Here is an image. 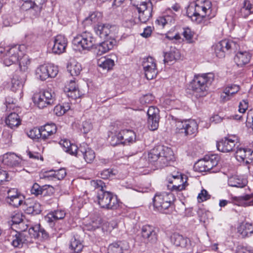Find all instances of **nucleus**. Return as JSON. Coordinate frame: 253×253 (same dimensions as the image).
Wrapping results in <instances>:
<instances>
[{
  "label": "nucleus",
  "instance_id": "423d86ee",
  "mask_svg": "<svg viewBox=\"0 0 253 253\" xmlns=\"http://www.w3.org/2000/svg\"><path fill=\"white\" fill-rule=\"evenodd\" d=\"M99 206L107 210H115L119 207V202L116 196L106 191H100L97 194Z\"/></svg>",
  "mask_w": 253,
  "mask_h": 253
},
{
  "label": "nucleus",
  "instance_id": "603ef678",
  "mask_svg": "<svg viewBox=\"0 0 253 253\" xmlns=\"http://www.w3.org/2000/svg\"><path fill=\"white\" fill-rule=\"evenodd\" d=\"M48 78H54L57 75L58 70L56 66L52 64H46Z\"/></svg>",
  "mask_w": 253,
  "mask_h": 253
},
{
  "label": "nucleus",
  "instance_id": "680f3d73",
  "mask_svg": "<svg viewBox=\"0 0 253 253\" xmlns=\"http://www.w3.org/2000/svg\"><path fill=\"white\" fill-rule=\"evenodd\" d=\"M31 192L32 194L38 196L42 194V188L38 183H35L31 188Z\"/></svg>",
  "mask_w": 253,
  "mask_h": 253
},
{
  "label": "nucleus",
  "instance_id": "ddd939ff",
  "mask_svg": "<svg viewBox=\"0 0 253 253\" xmlns=\"http://www.w3.org/2000/svg\"><path fill=\"white\" fill-rule=\"evenodd\" d=\"M142 66L146 78L148 80L155 78L158 74V69L156 60L152 57L148 56L144 58L142 62Z\"/></svg>",
  "mask_w": 253,
  "mask_h": 253
},
{
  "label": "nucleus",
  "instance_id": "49530a36",
  "mask_svg": "<svg viewBox=\"0 0 253 253\" xmlns=\"http://www.w3.org/2000/svg\"><path fill=\"white\" fill-rule=\"evenodd\" d=\"M46 64L41 65L36 70L38 77L42 81H45L48 78V72Z\"/></svg>",
  "mask_w": 253,
  "mask_h": 253
},
{
  "label": "nucleus",
  "instance_id": "ea45409f",
  "mask_svg": "<svg viewBox=\"0 0 253 253\" xmlns=\"http://www.w3.org/2000/svg\"><path fill=\"white\" fill-rule=\"evenodd\" d=\"M238 232L243 237L251 236L253 233V226L251 223L243 222L238 227Z\"/></svg>",
  "mask_w": 253,
  "mask_h": 253
},
{
  "label": "nucleus",
  "instance_id": "6e6d98bb",
  "mask_svg": "<svg viewBox=\"0 0 253 253\" xmlns=\"http://www.w3.org/2000/svg\"><path fill=\"white\" fill-rule=\"evenodd\" d=\"M5 104L6 106V111L14 110L15 107H16L14 100L10 96H8L6 98Z\"/></svg>",
  "mask_w": 253,
  "mask_h": 253
},
{
  "label": "nucleus",
  "instance_id": "4be33fe9",
  "mask_svg": "<svg viewBox=\"0 0 253 253\" xmlns=\"http://www.w3.org/2000/svg\"><path fill=\"white\" fill-rule=\"evenodd\" d=\"M27 232L33 239H38L42 241L48 238V234L40 224L35 225L30 228Z\"/></svg>",
  "mask_w": 253,
  "mask_h": 253
},
{
  "label": "nucleus",
  "instance_id": "58836bf2",
  "mask_svg": "<svg viewBox=\"0 0 253 253\" xmlns=\"http://www.w3.org/2000/svg\"><path fill=\"white\" fill-rule=\"evenodd\" d=\"M59 143L66 152L72 155L77 154L78 147L76 145L71 143L70 141L67 139L61 140Z\"/></svg>",
  "mask_w": 253,
  "mask_h": 253
},
{
  "label": "nucleus",
  "instance_id": "5fc2aeb1",
  "mask_svg": "<svg viewBox=\"0 0 253 253\" xmlns=\"http://www.w3.org/2000/svg\"><path fill=\"white\" fill-rule=\"evenodd\" d=\"M131 4L137 9L139 7L148 5V3H152L149 0H130Z\"/></svg>",
  "mask_w": 253,
  "mask_h": 253
},
{
  "label": "nucleus",
  "instance_id": "393cba45",
  "mask_svg": "<svg viewBox=\"0 0 253 253\" xmlns=\"http://www.w3.org/2000/svg\"><path fill=\"white\" fill-rule=\"evenodd\" d=\"M104 42L100 43L96 47L97 55H101L112 49L116 45L117 42L113 38H108Z\"/></svg>",
  "mask_w": 253,
  "mask_h": 253
},
{
  "label": "nucleus",
  "instance_id": "4d7b16f0",
  "mask_svg": "<svg viewBox=\"0 0 253 253\" xmlns=\"http://www.w3.org/2000/svg\"><path fill=\"white\" fill-rule=\"evenodd\" d=\"M91 185L95 189H98L100 191H105L104 188L105 187L104 182L101 180H93L90 181Z\"/></svg>",
  "mask_w": 253,
  "mask_h": 253
},
{
  "label": "nucleus",
  "instance_id": "b1692460",
  "mask_svg": "<svg viewBox=\"0 0 253 253\" xmlns=\"http://www.w3.org/2000/svg\"><path fill=\"white\" fill-rule=\"evenodd\" d=\"M23 208L28 214H37L41 211L40 203L33 199L25 201L23 205Z\"/></svg>",
  "mask_w": 253,
  "mask_h": 253
},
{
  "label": "nucleus",
  "instance_id": "a878e982",
  "mask_svg": "<svg viewBox=\"0 0 253 253\" xmlns=\"http://www.w3.org/2000/svg\"><path fill=\"white\" fill-rule=\"evenodd\" d=\"M152 4L148 3L146 6H143L137 9L138 13V19L142 23H146L152 16Z\"/></svg>",
  "mask_w": 253,
  "mask_h": 253
},
{
  "label": "nucleus",
  "instance_id": "9d476101",
  "mask_svg": "<svg viewBox=\"0 0 253 253\" xmlns=\"http://www.w3.org/2000/svg\"><path fill=\"white\" fill-rule=\"evenodd\" d=\"M171 242L176 247L180 248L184 253H190L193 251L194 245L190 239L178 233L172 235Z\"/></svg>",
  "mask_w": 253,
  "mask_h": 253
},
{
  "label": "nucleus",
  "instance_id": "09e8293b",
  "mask_svg": "<svg viewBox=\"0 0 253 253\" xmlns=\"http://www.w3.org/2000/svg\"><path fill=\"white\" fill-rule=\"evenodd\" d=\"M240 87L239 85L232 84L227 86L224 89L223 92L225 95H234L240 91Z\"/></svg>",
  "mask_w": 253,
  "mask_h": 253
},
{
  "label": "nucleus",
  "instance_id": "72a5a7b5",
  "mask_svg": "<svg viewBox=\"0 0 253 253\" xmlns=\"http://www.w3.org/2000/svg\"><path fill=\"white\" fill-rule=\"evenodd\" d=\"M175 17L176 15L174 13H169V14L158 17L156 20L155 23L159 26L164 28L166 25L173 23Z\"/></svg>",
  "mask_w": 253,
  "mask_h": 253
},
{
  "label": "nucleus",
  "instance_id": "774afa93",
  "mask_svg": "<svg viewBox=\"0 0 253 253\" xmlns=\"http://www.w3.org/2000/svg\"><path fill=\"white\" fill-rule=\"evenodd\" d=\"M98 174L99 177H100V178L104 179H106L109 178L110 177V176L113 174L112 170L109 169H106L101 171Z\"/></svg>",
  "mask_w": 253,
  "mask_h": 253
},
{
  "label": "nucleus",
  "instance_id": "7ed1b4c3",
  "mask_svg": "<svg viewBox=\"0 0 253 253\" xmlns=\"http://www.w3.org/2000/svg\"><path fill=\"white\" fill-rule=\"evenodd\" d=\"M214 76L212 74H204L196 75L190 83L189 87L196 93L207 92L210 88Z\"/></svg>",
  "mask_w": 253,
  "mask_h": 253
},
{
  "label": "nucleus",
  "instance_id": "f8f14e48",
  "mask_svg": "<svg viewBox=\"0 0 253 253\" xmlns=\"http://www.w3.org/2000/svg\"><path fill=\"white\" fill-rule=\"evenodd\" d=\"M14 234L10 236L11 245L14 248H21L23 244L33 243L32 237L29 236V233L27 231L22 232H14Z\"/></svg>",
  "mask_w": 253,
  "mask_h": 253
},
{
  "label": "nucleus",
  "instance_id": "c9c22d12",
  "mask_svg": "<svg viewBox=\"0 0 253 253\" xmlns=\"http://www.w3.org/2000/svg\"><path fill=\"white\" fill-rule=\"evenodd\" d=\"M241 15L244 18L247 17L253 13V0H244L240 9Z\"/></svg>",
  "mask_w": 253,
  "mask_h": 253
},
{
  "label": "nucleus",
  "instance_id": "3c124183",
  "mask_svg": "<svg viewBox=\"0 0 253 253\" xmlns=\"http://www.w3.org/2000/svg\"><path fill=\"white\" fill-rule=\"evenodd\" d=\"M24 199V196L21 194L11 201H7V203L13 207L17 208L21 205L23 206Z\"/></svg>",
  "mask_w": 253,
  "mask_h": 253
},
{
  "label": "nucleus",
  "instance_id": "412c9836",
  "mask_svg": "<svg viewBox=\"0 0 253 253\" xmlns=\"http://www.w3.org/2000/svg\"><path fill=\"white\" fill-rule=\"evenodd\" d=\"M67 45V40L64 36L59 35L54 38L52 52L54 54H60L65 52Z\"/></svg>",
  "mask_w": 253,
  "mask_h": 253
},
{
  "label": "nucleus",
  "instance_id": "4c0bfd02",
  "mask_svg": "<svg viewBox=\"0 0 253 253\" xmlns=\"http://www.w3.org/2000/svg\"><path fill=\"white\" fill-rule=\"evenodd\" d=\"M228 183L231 187L243 188L247 185L248 181L246 179L240 178L238 176L235 175L228 178Z\"/></svg>",
  "mask_w": 253,
  "mask_h": 253
},
{
  "label": "nucleus",
  "instance_id": "39448f33",
  "mask_svg": "<svg viewBox=\"0 0 253 253\" xmlns=\"http://www.w3.org/2000/svg\"><path fill=\"white\" fill-rule=\"evenodd\" d=\"M198 125L194 120L189 119L176 122L175 132L185 136L193 137L198 132Z\"/></svg>",
  "mask_w": 253,
  "mask_h": 253
},
{
  "label": "nucleus",
  "instance_id": "de8ad7c7",
  "mask_svg": "<svg viewBox=\"0 0 253 253\" xmlns=\"http://www.w3.org/2000/svg\"><path fill=\"white\" fill-rule=\"evenodd\" d=\"M99 13L93 12L84 19V23L85 25H90L97 22L99 20Z\"/></svg>",
  "mask_w": 253,
  "mask_h": 253
},
{
  "label": "nucleus",
  "instance_id": "4468645a",
  "mask_svg": "<svg viewBox=\"0 0 253 253\" xmlns=\"http://www.w3.org/2000/svg\"><path fill=\"white\" fill-rule=\"evenodd\" d=\"M142 241L145 244H155L158 240V233L157 229L154 226L145 225L141 229Z\"/></svg>",
  "mask_w": 253,
  "mask_h": 253
},
{
  "label": "nucleus",
  "instance_id": "a211bd4d",
  "mask_svg": "<svg viewBox=\"0 0 253 253\" xmlns=\"http://www.w3.org/2000/svg\"><path fill=\"white\" fill-rule=\"evenodd\" d=\"M82 156L84 159L87 163H91L95 158V153L94 151L90 148L86 143H83L78 147L77 154L76 156Z\"/></svg>",
  "mask_w": 253,
  "mask_h": 253
},
{
  "label": "nucleus",
  "instance_id": "052dcab7",
  "mask_svg": "<svg viewBox=\"0 0 253 253\" xmlns=\"http://www.w3.org/2000/svg\"><path fill=\"white\" fill-rule=\"evenodd\" d=\"M9 180V176L7 172L0 169V184H3L5 182Z\"/></svg>",
  "mask_w": 253,
  "mask_h": 253
},
{
  "label": "nucleus",
  "instance_id": "338daca9",
  "mask_svg": "<svg viewBox=\"0 0 253 253\" xmlns=\"http://www.w3.org/2000/svg\"><path fill=\"white\" fill-rule=\"evenodd\" d=\"M92 125L90 123L87 121H84L82 124L81 129L83 133H87L92 129Z\"/></svg>",
  "mask_w": 253,
  "mask_h": 253
},
{
  "label": "nucleus",
  "instance_id": "6ab92c4d",
  "mask_svg": "<svg viewBox=\"0 0 253 253\" xmlns=\"http://www.w3.org/2000/svg\"><path fill=\"white\" fill-rule=\"evenodd\" d=\"M237 161L248 165L253 162V151L249 149L237 147L235 153Z\"/></svg>",
  "mask_w": 253,
  "mask_h": 253
},
{
  "label": "nucleus",
  "instance_id": "473e14b6",
  "mask_svg": "<svg viewBox=\"0 0 253 253\" xmlns=\"http://www.w3.org/2000/svg\"><path fill=\"white\" fill-rule=\"evenodd\" d=\"M128 248L126 243L118 242L109 245L108 248V253H123L124 250Z\"/></svg>",
  "mask_w": 253,
  "mask_h": 253
},
{
  "label": "nucleus",
  "instance_id": "8fccbe9b",
  "mask_svg": "<svg viewBox=\"0 0 253 253\" xmlns=\"http://www.w3.org/2000/svg\"><path fill=\"white\" fill-rule=\"evenodd\" d=\"M19 66L21 71H25L27 69L28 65L30 61L26 55L23 56L20 59L19 58Z\"/></svg>",
  "mask_w": 253,
  "mask_h": 253
},
{
  "label": "nucleus",
  "instance_id": "c03bdc74",
  "mask_svg": "<svg viewBox=\"0 0 253 253\" xmlns=\"http://www.w3.org/2000/svg\"><path fill=\"white\" fill-rule=\"evenodd\" d=\"M64 91L65 93H71L76 95L80 94V91L76 86L75 80H71L70 82L65 85L64 88Z\"/></svg>",
  "mask_w": 253,
  "mask_h": 253
},
{
  "label": "nucleus",
  "instance_id": "6e6552de",
  "mask_svg": "<svg viewBox=\"0 0 253 253\" xmlns=\"http://www.w3.org/2000/svg\"><path fill=\"white\" fill-rule=\"evenodd\" d=\"M95 39L90 32H85L75 37L72 42L79 50H89L95 43Z\"/></svg>",
  "mask_w": 253,
  "mask_h": 253
},
{
  "label": "nucleus",
  "instance_id": "79ce46f5",
  "mask_svg": "<svg viewBox=\"0 0 253 253\" xmlns=\"http://www.w3.org/2000/svg\"><path fill=\"white\" fill-rule=\"evenodd\" d=\"M164 57L163 61L164 63L166 64L179 59L180 55L178 49L173 48L171 49L169 52H164Z\"/></svg>",
  "mask_w": 253,
  "mask_h": 253
},
{
  "label": "nucleus",
  "instance_id": "c756f323",
  "mask_svg": "<svg viewBox=\"0 0 253 253\" xmlns=\"http://www.w3.org/2000/svg\"><path fill=\"white\" fill-rule=\"evenodd\" d=\"M110 28L111 26L108 24L100 23L94 27V31L101 38L106 39L111 38L109 36Z\"/></svg>",
  "mask_w": 253,
  "mask_h": 253
},
{
  "label": "nucleus",
  "instance_id": "864d4df0",
  "mask_svg": "<svg viewBox=\"0 0 253 253\" xmlns=\"http://www.w3.org/2000/svg\"><path fill=\"white\" fill-rule=\"evenodd\" d=\"M69 109L70 107L68 105L64 106L59 105L55 107L54 111L57 116H60L64 115Z\"/></svg>",
  "mask_w": 253,
  "mask_h": 253
},
{
  "label": "nucleus",
  "instance_id": "7c9ffc66",
  "mask_svg": "<svg viewBox=\"0 0 253 253\" xmlns=\"http://www.w3.org/2000/svg\"><path fill=\"white\" fill-rule=\"evenodd\" d=\"M251 57V54L248 52L239 51L234 57V61L238 66H243L249 62Z\"/></svg>",
  "mask_w": 253,
  "mask_h": 253
},
{
  "label": "nucleus",
  "instance_id": "c85d7f7f",
  "mask_svg": "<svg viewBox=\"0 0 253 253\" xmlns=\"http://www.w3.org/2000/svg\"><path fill=\"white\" fill-rule=\"evenodd\" d=\"M119 137L122 139V144L128 145L135 142L136 135L134 131L126 129L121 130L119 132Z\"/></svg>",
  "mask_w": 253,
  "mask_h": 253
},
{
  "label": "nucleus",
  "instance_id": "69168bd1",
  "mask_svg": "<svg viewBox=\"0 0 253 253\" xmlns=\"http://www.w3.org/2000/svg\"><path fill=\"white\" fill-rule=\"evenodd\" d=\"M54 93V90L52 85L48 86L45 88H42L39 92V94L40 95H46V94L52 95V94Z\"/></svg>",
  "mask_w": 253,
  "mask_h": 253
},
{
  "label": "nucleus",
  "instance_id": "dca6fc26",
  "mask_svg": "<svg viewBox=\"0 0 253 253\" xmlns=\"http://www.w3.org/2000/svg\"><path fill=\"white\" fill-rule=\"evenodd\" d=\"M159 112L157 108L153 106L150 107L147 111L148 127L151 130H155L159 127Z\"/></svg>",
  "mask_w": 253,
  "mask_h": 253
},
{
  "label": "nucleus",
  "instance_id": "bf43d9fd",
  "mask_svg": "<svg viewBox=\"0 0 253 253\" xmlns=\"http://www.w3.org/2000/svg\"><path fill=\"white\" fill-rule=\"evenodd\" d=\"M210 198V195L208 194L207 190L203 189L201 192L198 194L197 199L199 202H202L207 200Z\"/></svg>",
  "mask_w": 253,
  "mask_h": 253
},
{
  "label": "nucleus",
  "instance_id": "2eb2a0df",
  "mask_svg": "<svg viewBox=\"0 0 253 253\" xmlns=\"http://www.w3.org/2000/svg\"><path fill=\"white\" fill-rule=\"evenodd\" d=\"M0 161L5 166L10 168H22L24 162L14 153H6L0 156Z\"/></svg>",
  "mask_w": 253,
  "mask_h": 253
},
{
  "label": "nucleus",
  "instance_id": "a18cd8bd",
  "mask_svg": "<svg viewBox=\"0 0 253 253\" xmlns=\"http://www.w3.org/2000/svg\"><path fill=\"white\" fill-rule=\"evenodd\" d=\"M70 247L75 253H78L82 251L83 245L80 240L74 237L71 240Z\"/></svg>",
  "mask_w": 253,
  "mask_h": 253
},
{
  "label": "nucleus",
  "instance_id": "2f4dec72",
  "mask_svg": "<svg viewBox=\"0 0 253 253\" xmlns=\"http://www.w3.org/2000/svg\"><path fill=\"white\" fill-rule=\"evenodd\" d=\"M66 175V171L65 169H60L57 170H50L46 172L45 177L48 180H61Z\"/></svg>",
  "mask_w": 253,
  "mask_h": 253
},
{
  "label": "nucleus",
  "instance_id": "13d9d810",
  "mask_svg": "<svg viewBox=\"0 0 253 253\" xmlns=\"http://www.w3.org/2000/svg\"><path fill=\"white\" fill-rule=\"evenodd\" d=\"M20 194H21V193L18 192L17 189L10 188L7 191V201H11L12 199H14Z\"/></svg>",
  "mask_w": 253,
  "mask_h": 253
},
{
  "label": "nucleus",
  "instance_id": "f257e3e1",
  "mask_svg": "<svg viewBox=\"0 0 253 253\" xmlns=\"http://www.w3.org/2000/svg\"><path fill=\"white\" fill-rule=\"evenodd\" d=\"M174 154L171 148L158 145L151 149L148 153L149 162L155 166L157 169H161L169 166L174 161Z\"/></svg>",
  "mask_w": 253,
  "mask_h": 253
},
{
  "label": "nucleus",
  "instance_id": "bb28decb",
  "mask_svg": "<svg viewBox=\"0 0 253 253\" xmlns=\"http://www.w3.org/2000/svg\"><path fill=\"white\" fill-rule=\"evenodd\" d=\"M56 126L55 124H46L39 128V134L40 137L44 140L48 138L56 131Z\"/></svg>",
  "mask_w": 253,
  "mask_h": 253
},
{
  "label": "nucleus",
  "instance_id": "cd10ccee",
  "mask_svg": "<svg viewBox=\"0 0 253 253\" xmlns=\"http://www.w3.org/2000/svg\"><path fill=\"white\" fill-rule=\"evenodd\" d=\"M34 104L39 108L42 109L47 105H51L54 103V99L52 96L47 97L46 96H34L32 98Z\"/></svg>",
  "mask_w": 253,
  "mask_h": 253
},
{
  "label": "nucleus",
  "instance_id": "f03ea898",
  "mask_svg": "<svg viewBox=\"0 0 253 253\" xmlns=\"http://www.w3.org/2000/svg\"><path fill=\"white\" fill-rule=\"evenodd\" d=\"M211 2L204 0H197L191 2L188 6L186 14L192 21L200 23L204 18H211L214 16L210 15Z\"/></svg>",
  "mask_w": 253,
  "mask_h": 253
},
{
  "label": "nucleus",
  "instance_id": "a19ab883",
  "mask_svg": "<svg viewBox=\"0 0 253 253\" xmlns=\"http://www.w3.org/2000/svg\"><path fill=\"white\" fill-rule=\"evenodd\" d=\"M21 120L18 115L15 113H11L5 119L6 124L12 128L20 125Z\"/></svg>",
  "mask_w": 253,
  "mask_h": 253
},
{
  "label": "nucleus",
  "instance_id": "9b49d317",
  "mask_svg": "<svg viewBox=\"0 0 253 253\" xmlns=\"http://www.w3.org/2000/svg\"><path fill=\"white\" fill-rule=\"evenodd\" d=\"M238 45L234 42L228 40H224L218 42L215 46L214 50L216 56L222 58L227 51L235 52Z\"/></svg>",
  "mask_w": 253,
  "mask_h": 253
},
{
  "label": "nucleus",
  "instance_id": "aec40b11",
  "mask_svg": "<svg viewBox=\"0 0 253 253\" xmlns=\"http://www.w3.org/2000/svg\"><path fill=\"white\" fill-rule=\"evenodd\" d=\"M171 177L173 180L169 179V181L170 184L174 183L172 185H169L168 187L172 191H179L185 188L186 182H183V177L181 174L178 172L176 175L171 174Z\"/></svg>",
  "mask_w": 253,
  "mask_h": 253
},
{
  "label": "nucleus",
  "instance_id": "20e7f679",
  "mask_svg": "<svg viewBox=\"0 0 253 253\" xmlns=\"http://www.w3.org/2000/svg\"><path fill=\"white\" fill-rule=\"evenodd\" d=\"M218 161L219 158L216 155L206 156L196 163L194 168L196 171L199 172L216 173L220 170V167L218 165Z\"/></svg>",
  "mask_w": 253,
  "mask_h": 253
},
{
  "label": "nucleus",
  "instance_id": "0e129e2a",
  "mask_svg": "<svg viewBox=\"0 0 253 253\" xmlns=\"http://www.w3.org/2000/svg\"><path fill=\"white\" fill-rule=\"evenodd\" d=\"M52 216L55 219H62L65 217V212L63 210H57L52 213Z\"/></svg>",
  "mask_w": 253,
  "mask_h": 253
},
{
  "label": "nucleus",
  "instance_id": "0eeeda50",
  "mask_svg": "<svg viewBox=\"0 0 253 253\" xmlns=\"http://www.w3.org/2000/svg\"><path fill=\"white\" fill-rule=\"evenodd\" d=\"M174 200V196L170 192L157 193L153 199L154 207L161 212H165L170 207Z\"/></svg>",
  "mask_w": 253,
  "mask_h": 253
},
{
  "label": "nucleus",
  "instance_id": "5701e85b",
  "mask_svg": "<svg viewBox=\"0 0 253 253\" xmlns=\"http://www.w3.org/2000/svg\"><path fill=\"white\" fill-rule=\"evenodd\" d=\"M20 45H15L5 50L0 47V53L3 54L2 56L11 57L14 61H18L20 57L23 54L20 50Z\"/></svg>",
  "mask_w": 253,
  "mask_h": 253
},
{
  "label": "nucleus",
  "instance_id": "37998d69",
  "mask_svg": "<svg viewBox=\"0 0 253 253\" xmlns=\"http://www.w3.org/2000/svg\"><path fill=\"white\" fill-rule=\"evenodd\" d=\"M97 65L103 70L109 71L114 66V61L110 58H101L98 60Z\"/></svg>",
  "mask_w": 253,
  "mask_h": 253
},
{
  "label": "nucleus",
  "instance_id": "f3484780",
  "mask_svg": "<svg viewBox=\"0 0 253 253\" xmlns=\"http://www.w3.org/2000/svg\"><path fill=\"white\" fill-rule=\"evenodd\" d=\"M238 139L235 136L225 137L217 143V149L222 152H229L233 150Z\"/></svg>",
  "mask_w": 253,
  "mask_h": 253
},
{
  "label": "nucleus",
  "instance_id": "e433bc0d",
  "mask_svg": "<svg viewBox=\"0 0 253 253\" xmlns=\"http://www.w3.org/2000/svg\"><path fill=\"white\" fill-rule=\"evenodd\" d=\"M236 201L242 206H253V194H245L235 198Z\"/></svg>",
  "mask_w": 253,
  "mask_h": 253
},
{
  "label": "nucleus",
  "instance_id": "e2e57ef3",
  "mask_svg": "<svg viewBox=\"0 0 253 253\" xmlns=\"http://www.w3.org/2000/svg\"><path fill=\"white\" fill-rule=\"evenodd\" d=\"M110 143L112 146L122 144V139L119 137V133L117 134H114L111 136Z\"/></svg>",
  "mask_w": 253,
  "mask_h": 253
},
{
  "label": "nucleus",
  "instance_id": "f704fd0d",
  "mask_svg": "<svg viewBox=\"0 0 253 253\" xmlns=\"http://www.w3.org/2000/svg\"><path fill=\"white\" fill-rule=\"evenodd\" d=\"M67 69L72 76H77L80 74L82 68L80 63L73 60L68 63Z\"/></svg>",
  "mask_w": 253,
  "mask_h": 253
},
{
  "label": "nucleus",
  "instance_id": "1a4fd4ad",
  "mask_svg": "<svg viewBox=\"0 0 253 253\" xmlns=\"http://www.w3.org/2000/svg\"><path fill=\"white\" fill-rule=\"evenodd\" d=\"M21 8L23 10H30V14L35 17L39 16L45 5V0H22Z\"/></svg>",
  "mask_w": 253,
  "mask_h": 253
}]
</instances>
